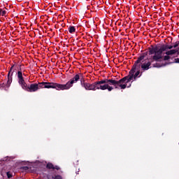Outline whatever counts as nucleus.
Segmentation results:
<instances>
[{
    "label": "nucleus",
    "instance_id": "f257e3e1",
    "mask_svg": "<svg viewBox=\"0 0 179 179\" xmlns=\"http://www.w3.org/2000/svg\"><path fill=\"white\" fill-rule=\"evenodd\" d=\"M132 79H134V76L129 74L119 80H115V78L101 80L99 81L101 90L111 92L114 90V87L115 89H120H120H127V83L131 82Z\"/></svg>",
    "mask_w": 179,
    "mask_h": 179
},
{
    "label": "nucleus",
    "instance_id": "f03ea898",
    "mask_svg": "<svg viewBox=\"0 0 179 179\" xmlns=\"http://www.w3.org/2000/svg\"><path fill=\"white\" fill-rule=\"evenodd\" d=\"M174 48V45H162V46H156L149 48V55H153L152 59L156 62H160L163 59V52L167 51V50H171Z\"/></svg>",
    "mask_w": 179,
    "mask_h": 179
},
{
    "label": "nucleus",
    "instance_id": "7ed1b4c3",
    "mask_svg": "<svg viewBox=\"0 0 179 179\" xmlns=\"http://www.w3.org/2000/svg\"><path fill=\"white\" fill-rule=\"evenodd\" d=\"M84 78L85 76L83 73L76 74L73 78L68 81L66 84H59L60 90H69V88L73 86V83H78L79 80H80L81 83Z\"/></svg>",
    "mask_w": 179,
    "mask_h": 179
},
{
    "label": "nucleus",
    "instance_id": "20e7f679",
    "mask_svg": "<svg viewBox=\"0 0 179 179\" xmlns=\"http://www.w3.org/2000/svg\"><path fill=\"white\" fill-rule=\"evenodd\" d=\"M80 85L82 87H84V89H85V90H93L94 92H96V90H101L100 81H96L92 84H90L86 82V80H85L84 78L83 80H81Z\"/></svg>",
    "mask_w": 179,
    "mask_h": 179
},
{
    "label": "nucleus",
    "instance_id": "39448f33",
    "mask_svg": "<svg viewBox=\"0 0 179 179\" xmlns=\"http://www.w3.org/2000/svg\"><path fill=\"white\" fill-rule=\"evenodd\" d=\"M38 90L39 89H55L56 90H61L59 84L56 83L42 82L37 83Z\"/></svg>",
    "mask_w": 179,
    "mask_h": 179
},
{
    "label": "nucleus",
    "instance_id": "423d86ee",
    "mask_svg": "<svg viewBox=\"0 0 179 179\" xmlns=\"http://www.w3.org/2000/svg\"><path fill=\"white\" fill-rule=\"evenodd\" d=\"M20 85L23 90H26V92H29L30 93H33L38 90V85H37V83L27 85L24 80L20 84Z\"/></svg>",
    "mask_w": 179,
    "mask_h": 179
},
{
    "label": "nucleus",
    "instance_id": "0eeeda50",
    "mask_svg": "<svg viewBox=\"0 0 179 179\" xmlns=\"http://www.w3.org/2000/svg\"><path fill=\"white\" fill-rule=\"evenodd\" d=\"M148 57V52H143L138 57V59L134 62L132 69L129 71V75H132L134 76V73L136 72V68H141V61H143L145 57Z\"/></svg>",
    "mask_w": 179,
    "mask_h": 179
},
{
    "label": "nucleus",
    "instance_id": "6e6552de",
    "mask_svg": "<svg viewBox=\"0 0 179 179\" xmlns=\"http://www.w3.org/2000/svg\"><path fill=\"white\" fill-rule=\"evenodd\" d=\"M13 66H15V65L11 66V68L8 73V80H7V83H6V87H10V85L12 83V80L13 79V78L12 76H13V73H15V69H13Z\"/></svg>",
    "mask_w": 179,
    "mask_h": 179
},
{
    "label": "nucleus",
    "instance_id": "1a4fd4ad",
    "mask_svg": "<svg viewBox=\"0 0 179 179\" xmlns=\"http://www.w3.org/2000/svg\"><path fill=\"white\" fill-rule=\"evenodd\" d=\"M17 77L18 79V83L19 85L22 83V82L24 81V78H23V73L22 72V66L20 65L17 73Z\"/></svg>",
    "mask_w": 179,
    "mask_h": 179
},
{
    "label": "nucleus",
    "instance_id": "9d476101",
    "mask_svg": "<svg viewBox=\"0 0 179 179\" xmlns=\"http://www.w3.org/2000/svg\"><path fill=\"white\" fill-rule=\"evenodd\" d=\"M46 168L49 170H60L61 168H59L58 166H54L52 163L49 162L46 164Z\"/></svg>",
    "mask_w": 179,
    "mask_h": 179
},
{
    "label": "nucleus",
    "instance_id": "9b49d317",
    "mask_svg": "<svg viewBox=\"0 0 179 179\" xmlns=\"http://www.w3.org/2000/svg\"><path fill=\"white\" fill-rule=\"evenodd\" d=\"M150 65H152V62H148V63H144L141 64V66L143 71H148V69L150 68Z\"/></svg>",
    "mask_w": 179,
    "mask_h": 179
},
{
    "label": "nucleus",
    "instance_id": "f8f14e48",
    "mask_svg": "<svg viewBox=\"0 0 179 179\" xmlns=\"http://www.w3.org/2000/svg\"><path fill=\"white\" fill-rule=\"evenodd\" d=\"M176 52H178V50L177 49L171 50L169 51L166 52V55H174V54H176Z\"/></svg>",
    "mask_w": 179,
    "mask_h": 179
},
{
    "label": "nucleus",
    "instance_id": "ddd939ff",
    "mask_svg": "<svg viewBox=\"0 0 179 179\" xmlns=\"http://www.w3.org/2000/svg\"><path fill=\"white\" fill-rule=\"evenodd\" d=\"M136 71H137L136 72V73H134V75H133L134 79H136V78H138V76H139V73H141V68L136 67Z\"/></svg>",
    "mask_w": 179,
    "mask_h": 179
},
{
    "label": "nucleus",
    "instance_id": "4468645a",
    "mask_svg": "<svg viewBox=\"0 0 179 179\" xmlns=\"http://www.w3.org/2000/svg\"><path fill=\"white\" fill-rule=\"evenodd\" d=\"M69 33H71V34H72L75 33V31H76V29L73 26H70L69 27Z\"/></svg>",
    "mask_w": 179,
    "mask_h": 179
},
{
    "label": "nucleus",
    "instance_id": "2eb2a0df",
    "mask_svg": "<svg viewBox=\"0 0 179 179\" xmlns=\"http://www.w3.org/2000/svg\"><path fill=\"white\" fill-rule=\"evenodd\" d=\"M7 11L0 8V16H6Z\"/></svg>",
    "mask_w": 179,
    "mask_h": 179
},
{
    "label": "nucleus",
    "instance_id": "dca6fc26",
    "mask_svg": "<svg viewBox=\"0 0 179 179\" xmlns=\"http://www.w3.org/2000/svg\"><path fill=\"white\" fill-rule=\"evenodd\" d=\"M155 66H156L157 68H162V66H166V64H159V63H156V64H155Z\"/></svg>",
    "mask_w": 179,
    "mask_h": 179
},
{
    "label": "nucleus",
    "instance_id": "f3484780",
    "mask_svg": "<svg viewBox=\"0 0 179 179\" xmlns=\"http://www.w3.org/2000/svg\"><path fill=\"white\" fill-rule=\"evenodd\" d=\"M6 176L8 178H12V177H13V175H12V173H10V171L6 173Z\"/></svg>",
    "mask_w": 179,
    "mask_h": 179
},
{
    "label": "nucleus",
    "instance_id": "a211bd4d",
    "mask_svg": "<svg viewBox=\"0 0 179 179\" xmlns=\"http://www.w3.org/2000/svg\"><path fill=\"white\" fill-rule=\"evenodd\" d=\"M20 169L22 171H27V170H29V166H22Z\"/></svg>",
    "mask_w": 179,
    "mask_h": 179
},
{
    "label": "nucleus",
    "instance_id": "6ab92c4d",
    "mask_svg": "<svg viewBox=\"0 0 179 179\" xmlns=\"http://www.w3.org/2000/svg\"><path fill=\"white\" fill-rule=\"evenodd\" d=\"M53 179H62V176L60 175H57L55 177H52Z\"/></svg>",
    "mask_w": 179,
    "mask_h": 179
},
{
    "label": "nucleus",
    "instance_id": "aec40b11",
    "mask_svg": "<svg viewBox=\"0 0 179 179\" xmlns=\"http://www.w3.org/2000/svg\"><path fill=\"white\" fill-rule=\"evenodd\" d=\"M169 59H170V56L168 55L164 57V61H169Z\"/></svg>",
    "mask_w": 179,
    "mask_h": 179
},
{
    "label": "nucleus",
    "instance_id": "412c9836",
    "mask_svg": "<svg viewBox=\"0 0 179 179\" xmlns=\"http://www.w3.org/2000/svg\"><path fill=\"white\" fill-rule=\"evenodd\" d=\"M178 45H179L178 42V41L176 42L175 45H173V48H177V47H178Z\"/></svg>",
    "mask_w": 179,
    "mask_h": 179
},
{
    "label": "nucleus",
    "instance_id": "4be33fe9",
    "mask_svg": "<svg viewBox=\"0 0 179 179\" xmlns=\"http://www.w3.org/2000/svg\"><path fill=\"white\" fill-rule=\"evenodd\" d=\"M1 87H6V84H5V83L0 84V88Z\"/></svg>",
    "mask_w": 179,
    "mask_h": 179
},
{
    "label": "nucleus",
    "instance_id": "5701e85b",
    "mask_svg": "<svg viewBox=\"0 0 179 179\" xmlns=\"http://www.w3.org/2000/svg\"><path fill=\"white\" fill-rule=\"evenodd\" d=\"M176 64H179V58L175 59Z\"/></svg>",
    "mask_w": 179,
    "mask_h": 179
},
{
    "label": "nucleus",
    "instance_id": "b1692460",
    "mask_svg": "<svg viewBox=\"0 0 179 179\" xmlns=\"http://www.w3.org/2000/svg\"><path fill=\"white\" fill-rule=\"evenodd\" d=\"M131 87V85H129L127 87Z\"/></svg>",
    "mask_w": 179,
    "mask_h": 179
},
{
    "label": "nucleus",
    "instance_id": "393cba45",
    "mask_svg": "<svg viewBox=\"0 0 179 179\" xmlns=\"http://www.w3.org/2000/svg\"><path fill=\"white\" fill-rule=\"evenodd\" d=\"M43 1H47V0H43Z\"/></svg>",
    "mask_w": 179,
    "mask_h": 179
}]
</instances>
